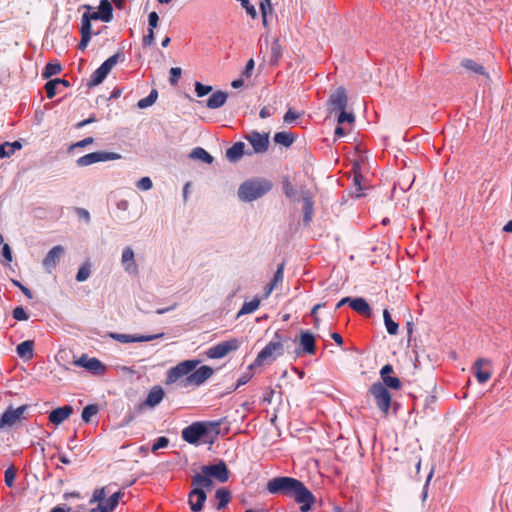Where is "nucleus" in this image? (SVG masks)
I'll list each match as a JSON object with an SVG mask.
<instances>
[{
	"mask_svg": "<svg viewBox=\"0 0 512 512\" xmlns=\"http://www.w3.org/2000/svg\"><path fill=\"white\" fill-rule=\"evenodd\" d=\"M22 147L23 144L19 140L14 142H4L0 145V158L3 159L11 157L16 151L21 150Z\"/></svg>",
	"mask_w": 512,
	"mask_h": 512,
	"instance_id": "obj_28",
	"label": "nucleus"
},
{
	"mask_svg": "<svg viewBox=\"0 0 512 512\" xmlns=\"http://www.w3.org/2000/svg\"><path fill=\"white\" fill-rule=\"evenodd\" d=\"M393 368L391 365L387 364L382 367L380 374L381 378L385 385L393 389H399L401 386L400 380L397 377H392L390 374L392 373Z\"/></svg>",
	"mask_w": 512,
	"mask_h": 512,
	"instance_id": "obj_26",
	"label": "nucleus"
},
{
	"mask_svg": "<svg viewBox=\"0 0 512 512\" xmlns=\"http://www.w3.org/2000/svg\"><path fill=\"white\" fill-rule=\"evenodd\" d=\"M121 57L122 53L118 52L105 60L101 66L93 72L88 85L92 87L101 84L109 72L113 69V67L118 63Z\"/></svg>",
	"mask_w": 512,
	"mask_h": 512,
	"instance_id": "obj_9",
	"label": "nucleus"
},
{
	"mask_svg": "<svg viewBox=\"0 0 512 512\" xmlns=\"http://www.w3.org/2000/svg\"><path fill=\"white\" fill-rule=\"evenodd\" d=\"M90 274H91L90 265L86 263L79 268V270L76 274V280L78 282H84L90 277Z\"/></svg>",
	"mask_w": 512,
	"mask_h": 512,
	"instance_id": "obj_48",
	"label": "nucleus"
},
{
	"mask_svg": "<svg viewBox=\"0 0 512 512\" xmlns=\"http://www.w3.org/2000/svg\"><path fill=\"white\" fill-rule=\"evenodd\" d=\"M284 191L285 194L289 197H291L294 194L292 184L289 181L284 182Z\"/></svg>",
	"mask_w": 512,
	"mask_h": 512,
	"instance_id": "obj_64",
	"label": "nucleus"
},
{
	"mask_svg": "<svg viewBox=\"0 0 512 512\" xmlns=\"http://www.w3.org/2000/svg\"><path fill=\"white\" fill-rule=\"evenodd\" d=\"M169 440L162 436L157 439V441L152 446V452H156L158 449L165 448L168 446Z\"/></svg>",
	"mask_w": 512,
	"mask_h": 512,
	"instance_id": "obj_55",
	"label": "nucleus"
},
{
	"mask_svg": "<svg viewBox=\"0 0 512 512\" xmlns=\"http://www.w3.org/2000/svg\"><path fill=\"white\" fill-rule=\"evenodd\" d=\"M300 345L303 350L308 354L315 353V338L313 334L308 331H304L300 335Z\"/></svg>",
	"mask_w": 512,
	"mask_h": 512,
	"instance_id": "obj_32",
	"label": "nucleus"
},
{
	"mask_svg": "<svg viewBox=\"0 0 512 512\" xmlns=\"http://www.w3.org/2000/svg\"><path fill=\"white\" fill-rule=\"evenodd\" d=\"M13 317L18 321H25L28 319V314L26 313L23 307H16L13 310Z\"/></svg>",
	"mask_w": 512,
	"mask_h": 512,
	"instance_id": "obj_54",
	"label": "nucleus"
},
{
	"mask_svg": "<svg viewBox=\"0 0 512 512\" xmlns=\"http://www.w3.org/2000/svg\"><path fill=\"white\" fill-rule=\"evenodd\" d=\"M254 65H255V63H254V60L252 58L247 61L246 65H245V69L243 71V75L245 77L248 78V77L251 76L252 71L254 69Z\"/></svg>",
	"mask_w": 512,
	"mask_h": 512,
	"instance_id": "obj_60",
	"label": "nucleus"
},
{
	"mask_svg": "<svg viewBox=\"0 0 512 512\" xmlns=\"http://www.w3.org/2000/svg\"><path fill=\"white\" fill-rule=\"evenodd\" d=\"M267 490L272 494L283 493L293 497L300 504V510L307 512L314 503L313 494L303 485L302 482L291 477H276L267 483Z\"/></svg>",
	"mask_w": 512,
	"mask_h": 512,
	"instance_id": "obj_1",
	"label": "nucleus"
},
{
	"mask_svg": "<svg viewBox=\"0 0 512 512\" xmlns=\"http://www.w3.org/2000/svg\"><path fill=\"white\" fill-rule=\"evenodd\" d=\"M227 97L228 94L226 92L216 91L206 101V106L210 109H217L222 107L225 104Z\"/></svg>",
	"mask_w": 512,
	"mask_h": 512,
	"instance_id": "obj_31",
	"label": "nucleus"
},
{
	"mask_svg": "<svg viewBox=\"0 0 512 512\" xmlns=\"http://www.w3.org/2000/svg\"><path fill=\"white\" fill-rule=\"evenodd\" d=\"M155 41L154 30L148 29V34L143 37V45L151 46Z\"/></svg>",
	"mask_w": 512,
	"mask_h": 512,
	"instance_id": "obj_59",
	"label": "nucleus"
},
{
	"mask_svg": "<svg viewBox=\"0 0 512 512\" xmlns=\"http://www.w3.org/2000/svg\"><path fill=\"white\" fill-rule=\"evenodd\" d=\"M2 256L5 258L6 261L11 262L12 261V252L8 244H4L2 248Z\"/></svg>",
	"mask_w": 512,
	"mask_h": 512,
	"instance_id": "obj_62",
	"label": "nucleus"
},
{
	"mask_svg": "<svg viewBox=\"0 0 512 512\" xmlns=\"http://www.w3.org/2000/svg\"><path fill=\"white\" fill-rule=\"evenodd\" d=\"M28 405H22L17 408L12 406L8 407L3 414L0 416V430L6 427H14L22 423L26 418Z\"/></svg>",
	"mask_w": 512,
	"mask_h": 512,
	"instance_id": "obj_8",
	"label": "nucleus"
},
{
	"mask_svg": "<svg viewBox=\"0 0 512 512\" xmlns=\"http://www.w3.org/2000/svg\"><path fill=\"white\" fill-rule=\"evenodd\" d=\"M271 188L272 183L269 180H247L240 185L237 195L241 201L251 202L268 193Z\"/></svg>",
	"mask_w": 512,
	"mask_h": 512,
	"instance_id": "obj_4",
	"label": "nucleus"
},
{
	"mask_svg": "<svg viewBox=\"0 0 512 512\" xmlns=\"http://www.w3.org/2000/svg\"><path fill=\"white\" fill-rule=\"evenodd\" d=\"M16 478V469L11 466L5 471V483L8 487H12Z\"/></svg>",
	"mask_w": 512,
	"mask_h": 512,
	"instance_id": "obj_52",
	"label": "nucleus"
},
{
	"mask_svg": "<svg viewBox=\"0 0 512 512\" xmlns=\"http://www.w3.org/2000/svg\"><path fill=\"white\" fill-rule=\"evenodd\" d=\"M121 156L114 152H93L77 159L79 167H86L98 162H106L120 159Z\"/></svg>",
	"mask_w": 512,
	"mask_h": 512,
	"instance_id": "obj_12",
	"label": "nucleus"
},
{
	"mask_svg": "<svg viewBox=\"0 0 512 512\" xmlns=\"http://www.w3.org/2000/svg\"><path fill=\"white\" fill-rule=\"evenodd\" d=\"M247 140L253 147L255 153L264 152L269 144L268 134H260L256 131L246 136Z\"/></svg>",
	"mask_w": 512,
	"mask_h": 512,
	"instance_id": "obj_20",
	"label": "nucleus"
},
{
	"mask_svg": "<svg viewBox=\"0 0 512 512\" xmlns=\"http://www.w3.org/2000/svg\"><path fill=\"white\" fill-rule=\"evenodd\" d=\"M17 354L20 358L30 360L33 358L34 343L31 340H26L17 346Z\"/></svg>",
	"mask_w": 512,
	"mask_h": 512,
	"instance_id": "obj_33",
	"label": "nucleus"
},
{
	"mask_svg": "<svg viewBox=\"0 0 512 512\" xmlns=\"http://www.w3.org/2000/svg\"><path fill=\"white\" fill-rule=\"evenodd\" d=\"M283 270H284V264H280L274 274L273 280L271 283H275V286L283 280Z\"/></svg>",
	"mask_w": 512,
	"mask_h": 512,
	"instance_id": "obj_58",
	"label": "nucleus"
},
{
	"mask_svg": "<svg viewBox=\"0 0 512 512\" xmlns=\"http://www.w3.org/2000/svg\"><path fill=\"white\" fill-rule=\"evenodd\" d=\"M260 303L261 299L259 297H254L251 301L244 302L241 309L238 311L236 318L255 312L259 308Z\"/></svg>",
	"mask_w": 512,
	"mask_h": 512,
	"instance_id": "obj_34",
	"label": "nucleus"
},
{
	"mask_svg": "<svg viewBox=\"0 0 512 512\" xmlns=\"http://www.w3.org/2000/svg\"><path fill=\"white\" fill-rule=\"evenodd\" d=\"M69 86L70 83L67 80L56 78L48 81L44 88L47 98L52 99L57 94V92H62L61 87L68 88Z\"/></svg>",
	"mask_w": 512,
	"mask_h": 512,
	"instance_id": "obj_23",
	"label": "nucleus"
},
{
	"mask_svg": "<svg viewBox=\"0 0 512 512\" xmlns=\"http://www.w3.org/2000/svg\"><path fill=\"white\" fill-rule=\"evenodd\" d=\"M92 141H93V139H92V138H86V139H84V140H81V141H79V142H77V143L73 144V145L70 147V149H74V148H77V147H83V146H85V145H87V144L92 143Z\"/></svg>",
	"mask_w": 512,
	"mask_h": 512,
	"instance_id": "obj_63",
	"label": "nucleus"
},
{
	"mask_svg": "<svg viewBox=\"0 0 512 512\" xmlns=\"http://www.w3.org/2000/svg\"><path fill=\"white\" fill-rule=\"evenodd\" d=\"M159 16L157 12L153 11L148 15V29L154 30L158 26Z\"/></svg>",
	"mask_w": 512,
	"mask_h": 512,
	"instance_id": "obj_56",
	"label": "nucleus"
},
{
	"mask_svg": "<svg viewBox=\"0 0 512 512\" xmlns=\"http://www.w3.org/2000/svg\"><path fill=\"white\" fill-rule=\"evenodd\" d=\"M383 318L387 332L390 335H396L398 333L399 326L392 320L391 315L387 309H384L383 311Z\"/></svg>",
	"mask_w": 512,
	"mask_h": 512,
	"instance_id": "obj_38",
	"label": "nucleus"
},
{
	"mask_svg": "<svg viewBox=\"0 0 512 512\" xmlns=\"http://www.w3.org/2000/svg\"><path fill=\"white\" fill-rule=\"evenodd\" d=\"M461 66L475 74L487 75L485 72V68L481 64L475 62L472 59H463L461 61Z\"/></svg>",
	"mask_w": 512,
	"mask_h": 512,
	"instance_id": "obj_36",
	"label": "nucleus"
},
{
	"mask_svg": "<svg viewBox=\"0 0 512 512\" xmlns=\"http://www.w3.org/2000/svg\"><path fill=\"white\" fill-rule=\"evenodd\" d=\"M214 373L213 368L207 365L195 368V370L184 380L185 386H200L205 383Z\"/></svg>",
	"mask_w": 512,
	"mask_h": 512,
	"instance_id": "obj_13",
	"label": "nucleus"
},
{
	"mask_svg": "<svg viewBox=\"0 0 512 512\" xmlns=\"http://www.w3.org/2000/svg\"><path fill=\"white\" fill-rule=\"evenodd\" d=\"M12 283L18 287L29 299H32L33 298V295H32V292L27 288L25 287L24 285H22L19 281L17 280H12Z\"/></svg>",
	"mask_w": 512,
	"mask_h": 512,
	"instance_id": "obj_61",
	"label": "nucleus"
},
{
	"mask_svg": "<svg viewBox=\"0 0 512 512\" xmlns=\"http://www.w3.org/2000/svg\"><path fill=\"white\" fill-rule=\"evenodd\" d=\"M276 112V108L273 107V106H264L261 110H260V117L261 118H267V117H270V116H273Z\"/></svg>",
	"mask_w": 512,
	"mask_h": 512,
	"instance_id": "obj_57",
	"label": "nucleus"
},
{
	"mask_svg": "<svg viewBox=\"0 0 512 512\" xmlns=\"http://www.w3.org/2000/svg\"><path fill=\"white\" fill-rule=\"evenodd\" d=\"M163 336V333L156 335H129V334H120V333H111L110 337L120 343H133V342H148L154 339L160 338Z\"/></svg>",
	"mask_w": 512,
	"mask_h": 512,
	"instance_id": "obj_17",
	"label": "nucleus"
},
{
	"mask_svg": "<svg viewBox=\"0 0 512 512\" xmlns=\"http://www.w3.org/2000/svg\"><path fill=\"white\" fill-rule=\"evenodd\" d=\"M170 77L169 82L171 85H176L181 77L182 70L179 67H173L169 71Z\"/></svg>",
	"mask_w": 512,
	"mask_h": 512,
	"instance_id": "obj_53",
	"label": "nucleus"
},
{
	"mask_svg": "<svg viewBox=\"0 0 512 512\" xmlns=\"http://www.w3.org/2000/svg\"><path fill=\"white\" fill-rule=\"evenodd\" d=\"M207 499V495L205 491L198 490V488H193L188 495V503L193 512H199L202 510L203 505Z\"/></svg>",
	"mask_w": 512,
	"mask_h": 512,
	"instance_id": "obj_19",
	"label": "nucleus"
},
{
	"mask_svg": "<svg viewBox=\"0 0 512 512\" xmlns=\"http://www.w3.org/2000/svg\"><path fill=\"white\" fill-rule=\"evenodd\" d=\"M191 158L201 160L207 164H211L213 162V157L203 148H195L191 154Z\"/></svg>",
	"mask_w": 512,
	"mask_h": 512,
	"instance_id": "obj_41",
	"label": "nucleus"
},
{
	"mask_svg": "<svg viewBox=\"0 0 512 512\" xmlns=\"http://www.w3.org/2000/svg\"><path fill=\"white\" fill-rule=\"evenodd\" d=\"M61 70L62 67L60 63H47L43 70L42 76L43 78L48 79L54 75L59 74Z\"/></svg>",
	"mask_w": 512,
	"mask_h": 512,
	"instance_id": "obj_45",
	"label": "nucleus"
},
{
	"mask_svg": "<svg viewBox=\"0 0 512 512\" xmlns=\"http://www.w3.org/2000/svg\"><path fill=\"white\" fill-rule=\"evenodd\" d=\"M350 307L361 315L366 317L371 316V308L367 301L362 297L354 298L352 301H350Z\"/></svg>",
	"mask_w": 512,
	"mask_h": 512,
	"instance_id": "obj_30",
	"label": "nucleus"
},
{
	"mask_svg": "<svg viewBox=\"0 0 512 512\" xmlns=\"http://www.w3.org/2000/svg\"><path fill=\"white\" fill-rule=\"evenodd\" d=\"M165 395L164 390L161 386H153L148 392L147 398L144 402L145 406L153 408L161 403Z\"/></svg>",
	"mask_w": 512,
	"mask_h": 512,
	"instance_id": "obj_24",
	"label": "nucleus"
},
{
	"mask_svg": "<svg viewBox=\"0 0 512 512\" xmlns=\"http://www.w3.org/2000/svg\"><path fill=\"white\" fill-rule=\"evenodd\" d=\"M216 498L219 501L217 509L224 508L230 501V492L227 489L220 488L216 491Z\"/></svg>",
	"mask_w": 512,
	"mask_h": 512,
	"instance_id": "obj_44",
	"label": "nucleus"
},
{
	"mask_svg": "<svg viewBox=\"0 0 512 512\" xmlns=\"http://www.w3.org/2000/svg\"><path fill=\"white\" fill-rule=\"evenodd\" d=\"M74 364L83 367L94 374H103L106 371L105 366L97 358H89L87 355H82Z\"/></svg>",
	"mask_w": 512,
	"mask_h": 512,
	"instance_id": "obj_15",
	"label": "nucleus"
},
{
	"mask_svg": "<svg viewBox=\"0 0 512 512\" xmlns=\"http://www.w3.org/2000/svg\"><path fill=\"white\" fill-rule=\"evenodd\" d=\"M87 8V11L83 13L81 18V28L85 29L88 28L89 31H92V20H102V15L99 11H91V6H85Z\"/></svg>",
	"mask_w": 512,
	"mask_h": 512,
	"instance_id": "obj_29",
	"label": "nucleus"
},
{
	"mask_svg": "<svg viewBox=\"0 0 512 512\" xmlns=\"http://www.w3.org/2000/svg\"><path fill=\"white\" fill-rule=\"evenodd\" d=\"M73 413V408L69 405L58 407L49 414V421L54 425H60L67 420Z\"/></svg>",
	"mask_w": 512,
	"mask_h": 512,
	"instance_id": "obj_21",
	"label": "nucleus"
},
{
	"mask_svg": "<svg viewBox=\"0 0 512 512\" xmlns=\"http://www.w3.org/2000/svg\"><path fill=\"white\" fill-rule=\"evenodd\" d=\"M260 10L262 14V23L264 27L268 26V15L272 13V6L271 3L263 4L260 3Z\"/></svg>",
	"mask_w": 512,
	"mask_h": 512,
	"instance_id": "obj_50",
	"label": "nucleus"
},
{
	"mask_svg": "<svg viewBox=\"0 0 512 512\" xmlns=\"http://www.w3.org/2000/svg\"><path fill=\"white\" fill-rule=\"evenodd\" d=\"M63 255L64 248L61 245L54 246L43 259L44 268L48 271H51L57 266Z\"/></svg>",
	"mask_w": 512,
	"mask_h": 512,
	"instance_id": "obj_18",
	"label": "nucleus"
},
{
	"mask_svg": "<svg viewBox=\"0 0 512 512\" xmlns=\"http://www.w3.org/2000/svg\"><path fill=\"white\" fill-rule=\"evenodd\" d=\"M202 472L207 474L209 477H214L219 482L224 483L229 478V472L226 464L223 461L215 465H206L201 468Z\"/></svg>",
	"mask_w": 512,
	"mask_h": 512,
	"instance_id": "obj_14",
	"label": "nucleus"
},
{
	"mask_svg": "<svg viewBox=\"0 0 512 512\" xmlns=\"http://www.w3.org/2000/svg\"><path fill=\"white\" fill-rule=\"evenodd\" d=\"M219 434L218 423L194 422L182 430L181 436L189 444H212Z\"/></svg>",
	"mask_w": 512,
	"mask_h": 512,
	"instance_id": "obj_3",
	"label": "nucleus"
},
{
	"mask_svg": "<svg viewBox=\"0 0 512 512\" xmlns=\"http://www.w3.org/2000/svg\"><path fill=\"white\" fill-rule=\"evenodd\" d=\"M99 12L102 15V21L110 22L113 18V8L108 0H101L99 4Z\"/></svg>",
	"mask_w": 512,
	"mask_h": 512,
	"instance_id": "obj_37",
	"label": "nucleus"
},
{
	"mask_svg": "<svg viewBox=\"0 0 512 512\" xmlns=\"http://www.w3.org/2000/svg\"><path fill=\"white\" fill-rule=\"evenodd\" d=\"M98 413V407L96 405H87L82 411V420L86 423L90 422L91 418Z\"/></svg>",
	"mask_w": 512,
	"mask_h": 512,
	"instance_id": "obj_47",
	"label": "nucleus"
},
{
	"mask_svg": "<svg viewBox=\"0 0 512 512\" xmlns=\"http://www.w3.org/2000/svg\"><path fill=\"white\" fill-rule=\"evenodd\" d=\"M136 186L141 191H148L152 189L153 182L149 177H142L139 181H137Z\"/></svg>",
	"mask_w": 512,
	"mask_h": 512,
	"instance_id": "obj_51",
	"label": "nucleus"
},
{
	"mask_svg": "<svg viewBox=\"0 0 512 512\" xmlns=\"http://www.w3.org/2000/svg\"><path fill=\"white\" fill-rule=\"evenodd\" d=\"M213 486V481L211 477L201 471V473L196 474L192 478V487L198 488V490L205 491L211 490Z\"/></svg>",
	"mask_w": 512,
	"mask_h": 512,
	"instance_id": "obj_25",
	"label": "nucleus"
},
{
	"mask_svg": "<svg viewBox=\"0 0 512 512\" xmlns=\"http://www.w3.org/2000/svg\"><path fill=\"white\" fill-rule=\"evenodd\" d=\"M294 135L287 131L279 132L275 135V142L282 144L284 146H289L294 142Z\"/></svg>",
	"mask_w": 512,
	"mask_h": 512,
	"instance_id": "obj_43",
	"label": "nucleus"
},
{
	"mask_svg": "<svg viewBox=\"0 0 512 512\" xmlns=\"http://www.w3.org/2000/svg\"><path fill=\"white\" fill-rule=\"evenodd\" d=\"M241 340L238 338H231L227 341H222L206 351V355L210 359H221L229 353L239 349Z\"/></svg>",
	"mask_w": 512,
	"mask_h": 512,
	"instance_id": "obj_10",
	"label": "nucleus"
},
{
	"mask_svg": "<svg viewBox=\"0 0 512 512\" xmlns=\"http://www.w3.org/2000/svg\"><path fill=\"white\" fill-rule=\"evenodd\" d=\"M347 104L346 89L342 86L338 87L327 100L328 118L333 119L338 125H353L355 115L346 110Z\"/></svg>",
	"mask_w": 512,
	"mask_h": 512,
	"instance_id": "obj_2",
	"label": "nucleus"
},
{
	"mask_svg": "<svg viewBox=\"0 0 512 512\" xmlns=\"http://www.w3.org/2000/svg\"><path fill=\"white\" fill-rule=\"evenodd\" d=\"M108 487H102L99 489H96L93 493V496L90 500V504H93L97 502V507L92 508L91 512L96 511H102V512H112L116 506L118 505L122 493L120 491L114 492L107 500L106 497V490Z\"/></svg>",
	"mask_w": 512,
	"mask_h": 512,
	"instance_id": "obj_5",
	"label": "nucleus"
},
{
	"mask_svg": "<svg viewBox=\"0 0 512 512\" xmlns=\"http://www.w3.org/2000/svg\"><path fill=\"white\" fill-rule=\"evenodd\" d=\"M200 364V360L192 359L180 362L174 367H171L166 374L167 385L174 384L183 377H188L195 368Z\"/></svg>",
	"mask_w": 512,
	"mask_h": 512,
	"instance_id": "obj_7",
	"label": "nucleus"
},
{
	"mask_svg": "<svg viewBox=\"0 0 512 512\" xmlns=\"http://www.w3.org/2000/svg\"><path fill=\"white\" fill-rule=\"evenodd\" d=\"M370 393L375 398L378 408L385 414L388 413L391 404V395L381 383H374L370 388Z\"/></svg>",
	"mask_w": 512,
	"mask_h": 512,
	"instance_id": "obj_11",
	"label": "nucleus"
},
{
	"mask_svg": "<svg viewBox=\"0 0 512 512\" xmlns=\"http://www.w3.org/2000/svg\"><path fill=\"white\" fill-rule=\"evenodd\" d=\"M313 200L312 197L306 193L303 195V211H304V222L308 224L312 220L313 216Z\"/></svg>",
	"mask_w": 512,
	"mask_h": 512,
	"instance_id": "obj_35",
	"label": "nucleus"
},
{
	"mask_svg": "<svg viewBox=\"0 0 512 512\" xmlns=\"http://www.w3.org/2000/svg\"><path fill=\"white\" fill-rule=\"evenodd\" d=\"M121 264L126 273L136 275L138 273V266L135 260V254L131 247H125L121 255Z\"/></svg>",
	"mask_w": 512,
	"mask_h": 512,
	"instance_id": "obj_16",
	"label": "nucleus"
},
{
	"mask_svg": "<svg viewBox=\"0 0 512 512\" xmlns=\"http://www.w3.org/2000/svg\"><path fill=\"white\" fill-rule=\"evenodd\" d=\"M490 365V361L484 358L478 359L474 365L475 377L479 383L487 382L491 377V370L484 369L483 366Z\"/></svg>",
	"mask_w": 512,
	"mask_h": 512,
	"instance_id": "obj_22",
	"label": "nucleus"
},
{
	"mask_svg": "<svg viewBox=\"0 0 512 512\" xmlns=\"http://www.w3.org/2000/svg\"><path fill=\"white\" fill-rule=\"evenodd\" d=\"M304 115L303 111L290 108L283 116V122L287 125L298 124L297 120Z\"/></svg>",
	"mask_w": 512,
	"mask_h": 512,
	"instance_id": "obj_39",
	"label": "nucleus"
},
{
	"mask_svg": "<svg viewBox=\"0 0 512 512\" xmlns=\"http://www.w3.org/2000/svg\"><path fill=\"white\" fill-rule=\"evenodd\" d=\"M244 154H251V151H245L243 142H237L226 150V157L231 162L238 161Z\"/></svg>",
	"mask_w": 512,
	"mask_h": 512,
	"instance_id": "obj_27",
	"label": "nucleus"
},
{
	"mask_svg": "<svg viewBox=\"0 0 512 512\" xmlns=\"http://www.w3.org/2000/svg\"><path fill=\"white\" fill-rule=\"evenodd\" d=\"M195 93L198 97H204L208 95L212 91V86L210 85H204L200 82H195Z\"/></svg>",
	"mask_w": 512,
	"mask_h": 512,
	"instance_id": "obj_49",
	"label": "nucleus"
},
{
	"mask_svg": "<svg viewBox=\"0 0 512 512\" xmlns=\"http://www.w3.org/2000/svg\"><path fill=\"white\" fill-rule=\"evenodd\" d=\"M80 33H81V40L78 44V48L80 50L84 51L90 42L92 31H89L88 28H85V29L80 28Z\"/></svg>",
	"mask_w": 512,
	"mask_h": 512,
	"instance_id": "obj_46",
	"label": "nucleus"
},
{
	"mask_svg": "<svg viewBox=\"0 0 512 512\" xmlns=\"http://www.w3.org/2000/svg\"><path fill=\"white\" fill-rule=\"evenodd\" d=\"M157 97H158L157 90L152 89L150 94L147 97L142 98L138 101V103H137L138 108L145 109L147 107L152 106L156 102Z\"/></svg>",
	"mask_w": 512,
	"mask_h": 512,
	"instance_id": "obj_42",
	"label": "nucleus"
},
{
	"mask_svg": "<svg viewBox=\"0 0 512 512\" xmlns=\"http://www.w3.org/2000/svg\"><path fill=\"white\" fill-rule=\"evenodd\" d=\"M270 63L271 64H277L282 57V47L280 45V42L278 39H275L270 48Z\"/></svg>",
	"mask_w": 512,
	"mask_h": 512,
	"instance_id": "obj_40",
	"label": "nucleus"
},
{
	"mask_svg": "<svg viewBox=\"0 0 512 512\" xmlns=\"http://www.w3.org/2000/svg\"><path fill=\"white\" fill-rule=\"evenodd\" d=\"M284 352L282 340L278 334L275 335L274 340L270 341L258 354L254 361L253 366H262L270 364L280 357Z\"/></svg>",
	"mask_w": 512,
	"mask_h": 512,
	"instance_id": "obj_6",
	"label": "nucleus"
}]
</instances>
